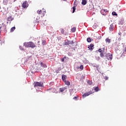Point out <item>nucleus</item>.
<instances>
[{
    "label": "nucleus",
    "mask_w": 126,
    "mask_h": 126,
    "mask_svg": "<svg viewBox=\"0 0 126 126\" xmlns=\"http://www.w3.org/2000/svg\"><path fill=\"white\" fill-rule=\"evenodd\" d=\"M24 45L25 47H28L30 48H35L36 47V45L34 44V43L32 42H25Z\"/></svg>",
    "instance_id": "f257e3e1"
},
{
    "label": "nucleus",
    "mask_w": 126,
    "mask_h": 126,
    "mask_svg": "<svg viewBox=\"0 0 126 126\" xmlns=\"http://www.w3.org/2000/svg\"><path fill=\"white\" fill-rule=\"evenodd\" d=\"M42 86H43V83H41V82L34 83V87H35V88H37V87H42Z\"/></svg>",
    "instance_id": "f03ea898"
},
{
    "label": "nucleus",
    "mask_w": 126,
    "mask_h": 126,
    "mask_svg": "<svg viewBox=\"0 0 126 126\" xmlns=\"http://www.w3.org/2000/svg\"><path fill=\"white\" fill-rule=\"evenodd\" d=\"M106 57L108 60L112 61V60H113V55L112 54H108L106 55Z\"/></svg>",
    "instance_id": "7ed1b4c3"
},
{
    "label": "nucleus",
    "mask_w": 126,
    "mask_h": 126,
    "mask_svg": "<svg viewBox=\"0 0 126 126\" xmlns=\"http://www.w3.org/2000/svg\"><path fill=\"white\" fill-rule=\"evenodd\" d=\"M28 2H27V1L24 2L22 4L23 8H26L27 7H28Z\"/></svg>",
    "instance_id": "20e7f679"
},
{
    "label": "nucleus",
    "mask_w": 126,
    "mask_h": 126,
    "mask_svg": "<svg viewBox=\"0 0 126 126\" xmlns=\"http://www.w3.org/2000/svg\"><path fill=\"white\" fill-rule=\"evenodd\" d=\"M93 93H92V92H89L86 93L83 95V97L84 98H85V97H87V96H89V95H90L91 94H92Z\"/></svg>",
    "instance_id": "39448f33"
},
{
    "label": "nucleus",
    "mask_w": 126,
    "mask_h": 126,
    "mask_svg": "<svg viewBox=\"0 0 126 126\" xmlns=\"http://www.w3.org/2000/svg\"><path fill=\"white\" fill-rule=\"evenodd\" d=\"M65 45H68V46H70V47H71V46H72V43L71 41H68L65 43Z\"/></svg>",
    "instance_id": "423d86ee"
},
{
    "label": "nucleus",
    "mask_w": 126,
    "mask_h": 126,
    "mask_svg": "<svg viewBox=\"0 0 126 126\" xmlns=\"http://www.w3.org/2000/svg\"><path fill=\"white\" fill-rule=\"evenodd\" d=\"M93 47H94V44H91L90 46H88V49L89 50H93Z\"/></svg>",
    "instance_id": "0eeeda50"
},
{
    "label": "nucleus",
    "mask_w": 126,
    "mask_h": 126,
    "mask_svg": "<svg viewBox=\"0 0 126 126\" xmlns=\"http://www.w3.org/2000/svg\"><path fill=\"white\" fill-rule=\"evenodd\" d=\"M109 30L110 31H113V30H114V25L113 24L110 25Z\"/></svg>",
    "instance_id": "6e6552de"
},
{
    "label": "nucleus",
    "mask_w": 126,
    "mask_h": 126,
    "mask_svg": "<svg viewBox=\"0 0 126 126\" xmlns=\"http://www.w3.org/2000/svg\"><path fill=\"white\" fill-rule=\"evenodd\" d=\"M40 65L41 66H42V67H47V65H46V64L43 63H40Z\"/></svg>",
    "instance_id": "1a4fd4ad"
},
{
    "label": "nucleus",
    "mask_w": 126,
    "mask_h": 126,
    "mask_svg": "<svg viewBox=\"0 0 126 126\" xmlns=\"http://www.w3.org/2000/svg\"><path fill=\"white\" fill-rule=\"evenodd\" d=\"M87 3V1L86 0H82V4H83V5H85Z\"/></svg>",
    "instance_id": "9d476101"
},
{
    "label": "nucleus",
    "mask_w": 126,
    "mask_h": 126,
    "mask_svg": "<svg viewBox=\"0 0 126 126\" xmlns=\"http://www.w3.org/2000/svg\"><path fill=\"white\" fill-rule=\"evenodd\" d=\"M65 78H66V75H62V79L63 81H65L66 80H65Z\"/></svg>",
    "instance_id": "9b49d317"
},
{
    "label": "nucleus",
    "mask_w": 126,
    "mask_h": 126,
    "mask_svg": "<svg viewBox=\"0 0 126 126\" xmlns=\"http://www.w3.org/2000/svg\"><path fill=\"white\" fill-rule=\"evenodd\" d=\"M65 90H66L65 88H61L60 89V92H63Z\"/></svg>",
    "instance_id": "f8f14e48"
},
{
    "label": "nucleus",
    "mask_w": 126,
    "mask_h": 126,
    "mask_svg": "<svg viewBox=\"0 0 126 126\" xmlns=\"http://www.w3.org/2000/svg\"><path fill=\"white\" fill-rule=\"evenodd\" d=\"M78 69H81V70H83L84 67H83V65H81L79 67H77Z\"/></svg>",
    "instance_id": "ddd939ff"
},
{
    "label": "nucleus",
    "mask_w": 126,
    "mask_h": 126,
    "mask_svg": "<svg viewBox=\"0 0 126 126\" xmlns=\"http://www.w3.org/2000/svg\"><path fill=\"white\" fill-rule=\"evenodd\" d=\"M12 20H13V18H12V17H8V18H7L8 21H12Z\"/></svg>",
    "instance_id": "4468645a"
},
{
    "label": "nucleus",
    "mask_w": 126,
    "mask_h": 126,
    "mask_svg": "<svg viewBox=\"0 0 126 126\" xmlns=\"http://www.w3.org/2000/svg\"><path fill=\"white\" fill-rule=\"evenodd\" d=\"M64 82L65 83L66 85H70V83L68 81H64Z\"/></svg>",
    "instance_id": "2eb2a0df"
},
{
    "label": "nucleus",
    "mask_w": 126,
    "mask_h": 126,
    "mask_svg": "<svg viewBox=\"0 0 126 126\" xmlns=\"http://www.w3.org/2000/svg\"><path fill=\"white\" fill-rule=\"evenodd\" d=\"M106 43H108L109 44H110V43H111V40L109 38H107L106 40H105Z\"/></svg>",
    "instance_id": "dca6fc26"
},
{
    "label": "nucleus",
    "mask_w": 126,
    "mask_h": 126,
    "mask_svg": "<svg viewBox=\"0 0 126 126\" xmlns=\"http://www.w3.org/2000/svg\"><path fill=\"white\" fill-rule=\"evenodd\" d=\"M14 30H15V27H13L11 28V29L10 30V32H13V31H14Z\"/></svg>",
    "instance_id": "f3484780"
},
{
    "label": "nucleus",
    "mask_w": 126,
    "mask_h": 126,
    "mask_svg": "<svg viewBox=\"0 0 126 126\" xmlns=\"http://www.w3.org/2000/svg\"><path fill=\"white\" fill-rule=\"evenodd\" d=\"M3 3L5 5L7 4V0H3Z\"/></svg>",
    "instance_id": "a211bd4d"
},
{
    "label": "nucleus",
    "mask_w": 126,
    "mask_h": 126,
    "mask_svg": "<svg viewBox=\"0 0 126 126\" xmlns=\"http://www.w3.org/2000/svg\"><path fill=\"white\" fill-rule=\"evenodd\" d=\"M72 8H73L72 13H74V12H75V10L76 9V8L75 7V6H74L72 7Z\"/></svg>",
    "instance_id": "6ab92c4d"
},
{
    "label": "nucleus",
    "mask_w": 126,
    "mask_h": 126,
    "mask_svg": "<svg viewBox=\"0 0 126 126\" xmlns=\"http://www.w3.org/2000/svg\"><path fill=\"white\" fill-rule=\"evenodd\" d=\"M94 90H95V92H98V91H99V88H98V87H95L94 88Z\"/></svg>",
    "instance_id": "aec40b11"
},
{
    "label": "nucleus",
    "mask_w": 126,
    "mask_h": 126,
    "mask_svg": "<svg viewBox=\"0 0 126 126\" xmlns=\"http://www.w3.org/2000/svg\"><path fill=\"white\" fill-rule=\"evenodd\" d=\"M87 41L88 43H90L91 42V38H90V37L88 38Z\"/></svg>",
    "instance_id": "412c9836"
},
{
    "label": "nucleus",
    "mask_w": 126,
    "mask_h": 126,
    "mask_svg": "<svg viewBox=\"0 0 126 126\" xmlns=\"http://www.w3.org/2000/svg\"><path fill=\"white\" fill-rule=\"evenodd\" d=\"M112 15H115L116 16H118V14H117V13H116V12H113Z\"/></svg>",
    "instance_id": "4be33fe9"
},
{
    "label": "nucleus",
    "mask_w": 126,
    "mask_h": 126,
    "mask_svg": "<svg viewBox=\"0 0 126 126\" xmlns=\"http://www.w3.org/2000/svg\"><path fill=\"white\" fill-rule=\"evenodd\" d=\"M76 30V29L75 28H73L72 29H71V31L72 32H75Z\"/></svg>",
    "instance_id": "5701e85b"
},
{
    "label": "nucleus",
    "mask_w": 126,
    "mask_h": 126,
    "mask_svg": "<svg viewBox=\"0 0 126 126\" xmlns=\"http://www.w3.org/2000/svg\"><path fill=\"white\" fill-rule=\"evenodd\" d=\"M37 13L38 14H41V13H42V10H38L37 11Z\"/></svg>",
    "instance_id": "b1692460"
},
{
    "label": "nucleus",
    "mask_w": 126,
    "mask_h": 126,
    "mask_svg": "<svg viewBox=\"0 0 126 126\" xmlns=\"http://www.w3.org/2000/svg\"><path fill=\"white\" fill-rule=\"evenodd\" d=\"M42 44H43V45H46V41H43L42 42Z\"/></svg>",
    "instance_id": "393cba45"
},
{
    "label": "nucleus",
    "mask_w": 126,
    "mask_h": 126,
    "mask_svg": "<svg viewBox=\"0 0 126 126\" xmlns=\"http://www.w3.org/2000/svg\"><path fill=\"white\" fill-rule=\"evenodd\" d=\"M100 57L103 58V57H104V54L103 53H100Z\"/></svg>",
    "instance_id": "a878e982"
},
{
    "label": "nucleus",
    "mask_w": 126,
    "mask_h": 126,
    "mask_svg": "<svg viewBox=\"0 0 126 126\" xmlns=\"http://www.w3.org/2000/svg\"><path fill=\"white\" fill-rule=\"evenodd\" d=\"M108 77H107V76H105V80H108Z\"/></svg>",
    "instance_id": "bb28decb"
},
{
    "label": "nucleus",
    "mask_w": 126,
    "mask_h": 126,
    "mask_svg": "<svg viewBox=\"0 0 126 126\" xmlns=\"http://www.w3.org/2000/svg\"><path fill=\"white\" fill-rule=\"evenodd\" d=\"M88 83H89V84L90 85H91V84H92V82L89 81V82H88Z\"/></svg>",
    "instance_id": "cd10ccee"
},
{
    "label": "nucleus",
    "mask_w": 126,
    "mask_h": 126,
    "mask_svg": "<svg viewBox=\"0 0 126 126\" xmlns=\"http://www.w3.org/2000/svg\"><path fill=\"white\" fill-rule=\"evenodd\" d=\"M98 52H99V53H101V52H102V49H99L98 50Z\"/></svg>",
    "instance_id": "c85d7f7f"
},
{
    "label": "nucleus",
    "mask_w": 126,
    "mask_h": 126,
    "mask_svg": "<svg viewBox=\"0 0 126 126\" xmlns=\"http://www.w3.org/2000/svg\"><path fill=\"white\" fill-rule=\"evenodd\" d=\"M61 32L62 34H63V33H64V31L63 30H62Z\"/></svg>",
    "instance_id": "c756f323"
},
{
    "label": "nucleus",
    "mask_w": 126,
    "mask_h": 126,
    "mask_svg": "<svg viewBox=\"0 0 126 126\" xmlns=\"http://www.w3.org/2000/svg\"><path fill=\"white\" fill-rule=\"evenodd\" d=\"M20 50H23V48H22V46H20Z\"/></svg>",
    "instance_id": "7c9ffc66"
},
{
    "label": "nucleus",
    "mask_w": 126,
    "mask_h": 126,
    "mask_svg": "<svg viewBox=\"0 0 126 126\" xmlns=\"http://www.w3.org/2000/svg\"><path fill=\"white\" fill-rule=\"evenodd\" d=\"M103 11H104V12H107V11H108L107 10L104 9V10H103Z\"/></svg>",
    "instance_id": "2f4dec72"
},
{
    "label": "nucleus",
    "mask_w": 126,
    "mask_h": 126,
    "mask_svg": "<svg viewBox=\"0 0 126 126\" xmlns=\"http://www.w3.org/2000/svg\"><path fill=\"white\" fill-rule=\"evenodd\" d=\"M62 62H64V58H63L62 59Z\"/></svg>",
    "instance_id": "473e14b6"
},
{
    "label": "nucleus",
    "mask_w": 126,
    "mask_h": 126,
    "mask_svg": "<svg viewBox=\"0 0 126 126\" xmlns=\"http://www.w3.org/2000/svg\"><path fill=\"white\" fill-rule=\"evenodd\" d=\"M74 99H76V96H75V97H74Z\"/></svg>",
    "instance_id": "72a5a7b5"
},
{
    "label": "nucleus",
    "mask_w": 126,
    "mask_h": 126,
    "mask_svg": "<svg viewBox=\"0 0 126 126\" xmlns=\"http://www.w3.org/2000/svg\"><path fill=\"white\" fill-rule=\"evenodd\" d=\"M46 13V11H43V13Z\"/></svg>",
    "instance_id": "f704fd0d"
},
{
    "label": "nucleus",
    "mask_w": 126,
    "mask_h": 126,
    "mask_svg": "<svg viewBox=\"0 0 126 126\" xmlns=\"http://www.w3.org/2000/svg\"><path fill=\"white\" fill-rule=\"evenodd\" d=\"M121 34H122L121 32H120V33H119V35H121Z\"/></svg>",
    "instance_id": "c9c22d12"
},
{
    "label": "nucleus",
    "mask_w": 126,
    "mask_h": 126,
    "mask_svg": "<svg viewBox=\"0 0 126 126\" xmlns=\"http://www.w3.org/2000/svg\"><path fill=\"white\" fill-rule=\"evenodd\" d=\"M99 60H100V59L98 58V59H97V61H99Z\"/></svg>",
    "instance_id": "e433bc0d"
}]
</instances>
